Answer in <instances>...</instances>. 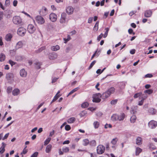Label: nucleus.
Segmentation results:
<instances>
[{"mask_svg":"<svg viewBox=\"0 0 157 157\" xmlns=\"http://www.w3.org/2000/svg\"><path fill=\"white\" fill-rule=\"evenodd\" d=\"M149 148L151 150H154L156 149V147L154 145L152 144H150Z\"/></svg>","mask_w":157,"mask_h":157,"instance_id":"46","label":"nucleus"},{"mask_svg":"<svg viewBox=\"0 0 157 157\" xmlns=\"http://www.w3.org/2000/svg\"><path fill=\"white\" fill-rule=\"evenodd\" d=\"M3 12L2 11H0V20H2L3 18Z\"/></svg>","mask_w":157,"mask_h":157,"instance_id":"56","label":"nucleus"},{"mask_svg":"<svg viewBox=\"0 0 157 157\" xmlns=\"http://www.w3.org/2000/svg\"><path fill=\"white\" fill-rule=\"evenodd\" d=\"M148 112L151 114L154 115L156 113V110L155 109L151 108L149 109Z\"/></svg>","mask_w":157,"mask_h":157,"instance_id":"24","label":"nucleus"},{"mask_svg":"<svg viewBox=\"0 0 157 157\" xmlns=\"http://www.w3.org/2000/svg\"><path fill=\"white\" fill-rule=\"evenodd\" d=\"M105 30H106V31L103 36V37L104 38H105L107 36L108 32L109 30V28H106L105 29Z\"/></svg>","mask_w":157,"mask_h":157,"instance_id":"42","label":"nucleus"},{"mask_svg":"<svg viewBox=\"0 0 157 157\" xmlns=\"http://www.w3.org/2000/svg\"><path fill=\"white\" fill-rule=\"evenodd\" d=\"M12 90V88L11 87H8L7 89V92L9 94L11 93Z\"/></svg>","mask_w":157,"mask_h":157,"instance_id":"48","label":"nucleus"},{"mask_svg":"<svg viewBox=\"0 0 157 157\" xmlns=\"http://www.w3.org/2000/svg\"><path fill=\"white\" fill-rule=\"evenodd\" d=\"M13 75L12 73H8L6 74V78L7 80H10L13 78Z\"/></svg>","mask_w":157,"mask_h":157,"instance_id":"18","label":"nucleus"},{"mask_svg":"<svg viewBox=\"0 0 157 157\" xmlns=\"http://www.w3.org/2000/svg\"><path fill=\"white\" fill-rule=\"evenodd\" d=\"M89 105V104L87 102H85L81 105V107L84 108L87 107Z\"/></svg>","mask_w":157,"mask_h":157,"instance_id":"34","label":"nucleus"},{"mask_svg":"<svg viewBox=\"0 0 157 157\" xmlns=\"http://www.w3.org/2000/svg\"><path fill=\"white\" fill-rule=\"evenodd\" d=\"M112 119L113 121L118 120V115L116 114H114L112 116Z\"/></svg>","mask_w":157,"mask_h":157,"instance_id":"31","label":"nucleus"},{"mask_svg":"<svg viewBox=\"0 0 157 157\" xmlns=\"http://www.w3.org/2000/svg\"><path fill=\"white\" fill-rule=\"evenodd\" d=\"M63 151L64 152H67L69 151V149L68 147H64L62 149Z\"/></svg>","mask_w":157,"mask_h":157,"instance_id":"43","label":"nucleus"},{"mask_svg":"<svg viewBox=\"0 0 157 157\" xmlns=\"http://www.w3.org/2000/svg\"><path fill=\"white\" fill-rule=\"evenodd\" d=\"M141 94H142L141 92H139V93H136L133 96V97L134 98H138V97H140L141 96Z\"/></svg>","mask_w":157,"mask_h":157,"instance_id":"40","label":"nucleus"},{"mask_svg":"<svg viewBox=\"0 0 157 157\" xmlns=\"http://www.w3.org/2000/svg\"><path fill=\"white\" fill-rule=\"evenodd\" d=\"M5 55L1 53L0 55V61L1 62L3 61L5 59Z\"/></svg>","mask_w":157,"mask_h":157,"instance_id":"30","label":"nucleus"},{"mask_svg":"<svg viewBox=\"0 0 157 157\" xmlns=\"http://www.w3.org/2000/svg\"><path fill=\"white\" fill-rule=\"evenodd\" d=\"M52 147L51 144H49L47 146L45 149V151L47 153H49L51 151Z\"/></svg>","mask_w":157,"mask_h":157,"instance_id":"19","label":"nucleus"},{"mask_svg":"<svg viewBox=\"0 0 157 157\" xmlns=\"http://www.w3.org/2000/svg\"><path fill=\"white\" fill-rule=\"evenodd\" d=\"M12 35L10 33H8L5 36V39L7 41H10L12 38Z\"/></svg>","mask_w":157,"mask_h":157,"instance_id":"20","label":"nucleus"},{"mask_svg":"<svg viewBox=\"0 0 157 157\" xmlns=\"http://www.w3.org/2000/svg\"><path fill=\"white\" fill-rule=\"evenodd\" d=\"M27 147V146H26L25 148H24L23 149L21 153V154H26L27 152V150L26 149V148Z\"/></svg>","mask_w":157,"mask_h":157,"instance_id":"51","label":"nucleus"},{"mask_svg":"<svg viewBox=\"0 0 157 157\" xmlns=\"http://www.w3.org/2000/svg\"><path fill=\"white\" fill-rule=\"evenodd\" d=\"M26 32V29L22 27L19 28L17 31L18 34L21 36H24Z\"/></svg>","mask_w":157,"mask_h":157,"instance_id":"3","label":"nucleus"},{"mask_svg":"<svg viewBox=\"0 0 157 157\" xmlns=\"http://www.w3.org/2000/svg\"><path fill=\"white\" fill-rule=\"evenodd\" d=\"M133 30L131 29H130L128 30V32L130 34H132L133 33V35H134L135 33H133Z\"/></svg>","mask_w":157,"mask_h":157,"instance_id":"60","label":"nucleus"},{"mask_svg":"<svg viewBox=\"0 0 157 157\" xmlns=\"http://www.w3.org/2000/svg\"><path fill=\"white\" fill-rule=\"evenodd\" d=\"M34 64L35 68L37 69H38L40 68V66L41 65L42 63L40 62H37L35 63Z\"/></svg>","mask_w":157,"mask_h":157,"instance_id":"25","label":"nucleus"},{"mask_svg":"<svg viewBox=\"0 0 157 157\" xmlns=\"http://www.w3.org/2000/svg\"><path fill=\"white\" fill-rule=\"evenodd\" d=\"M10 4V0H6L5 4L6 6H9Z\"/></svg>","mask_w":157,"mask_h":157,"instance_id":"57","label":"nucleus"},{"mask_svg":"<svg viewBox=\"0 0 157 157\" xmlns=\"http://www.w3.org/2000/svg\"><path fill=\"white\" fill-rule=\"evenodd\" d=\"M94 128H98L99 126V123L97 121H94L93 123Z\"/></svg>","mask_w":157,"mask_h":157,"instance_id":"32","label":"nucleus"},{"mask_svg":"<svg viewBox=\"0 0 157 157\" xmlns=\"http://www.w3.org/2000/svg\"><path fill=\"white\" fill-rule=\"evenodd\" d=\"M153 92V90L151 89H149L147 90H146L145 91V92L147 93L148 94H152Z\"/></svg>","mask_w":157,"mask_h":157,"instance_id":"47","label":"nucleus"},{"mask_svg":"<svg viewBox=\"0 0 157 157\" xmlns=\"http://www.w3.org/2000/svg\"><path fill=\"white\" fill-rule=\"evenodd\" d=\"M105 151V147L101 145H99L97 149V153L98 154H101L104 153Z\"/></svg>","mask_w":157,"mask_h":157,"instance_id":"2","label":"nucleus"},{"mask_svg":"<svg viewBox=\"0 0 157 157\" xmlns=\"http://www.w3.org/2000/svg\"><path fill=\"white\" fill-rule=\"evenodd\" d=\"M79 88L78 87H76L75 88V89L72 90L71 91H70V92L68 94L67 96H68L69 95H71V94H72L75 92L77 90H78L79 89Z\"/></svg>","mask_w":157,"mask_h":157,"instance_id":"33","label":"nucleus"},{"mask_svg":"<svg viewBox=\"0 0 157 157\" xmlns=\"http://www.w3.org/2000/svg\"><path fill=\"white\" fill-rule=\"evenodd\" d=\"M96 62V61L95 60L93 61L90 64V66H89L88 68V70H90L91 68H92L93 66L94 65L95 63Z\"/></svg>","mask_w":157,"mask_h":157,"instance_id":"44","label":"nucleus"},{"mask_svg":"<svg viewBox=\"0 0 157 157\" xmlns=\"http://www.w3.org/2000/svg\"><path fill=\"white\" fill-rule=\"evenodd\" d=\"M48 57L50 59L54 60L57 58V55L56 53L53 52L50 53L49 54Z\"/></svg>","mask_w":157,"mask_h":157,"instance_id":"11","label":"nucleus"},{"mask_svg":"<svg viewBox=\"0 0 157 157\" xmlns=\"http://www.w3.org/2000/svg\"><path fill=\"white\" fill-rule=\"evenodd\" d=\"M135 109H133L132 108L131 110V113L132 114H134L136 112V110L135 109Z\"/></svg>","mask_w":157,"mask_h":157,"instance_id":"58","label":"nucleus"},{"mask_svg":"<svg viewBox=\"0 0 157 157\" xmlns=\"http://www.w3.org/2000/svg\"><path fill=\"white\" fill-rule=\"evenodd\" d=\"M60 93V91H58L56 94L55 95V96L54 97L53 99L52 100V101H51V103L52 104V103L53 102H54L59 97H60L61 95L59 94V93Z\"/></svg>","mask_w":157,"mask_h":157,"instance_id":"13","label":"nucleus"},{"mask_svg":"<svg viewBox=\"0 0 157 157\" xmlns=\"http://www.w3.org/2000/svg\"><path fill=\"white\" fill-rule=\"evenodd\" d=\"M152 12L151 10H148L145 11L144 16L146 17H149L152 15Z\"/></svg>","mask_w":157,"mask_h":157,"instance_id":"12","label":"nucleus"},{"mask_svg":"<svg viewBox=\"0 0 157 157\" xmlns=\"http://www.w3.org/2000/svg\"><path fill=\"white\" fill-rule=\"evenodd\" d=\"M9 134V133H6V134L4 136V137L3 138H2V140H4L5 139H6L8 138V137Z\"/></svg>","mask_w":157,"mask_h":157,"instance_id":"55","label":"nucleus"},{"mask_svg":"<svg viewBox=\"0 0 157 157\" xmlns=\"http://www.w3.org/2000/svg\"><path fill=\"white\" fill-rule=\"evenodd\" d=\"M96 95V97H94L93 98V101L94 102L98 103L100 102L101 101V99L99 98V97L97 96Z\"/></svg>","mask_w":157,"mask_h":157,"instance_id":"23","label":"nucleus"},{"mask_svg":"<svg viewBox=\"0 0 157 157\" xmlns=\"http://www.w3.org/2000/svg\"><path fill=\"white\" fill-rule=\"evenodd\" d=\"M35 20L36 22L40 24H43L45 22L44 18L40 16H38L36 17Z\"/></svg>","mask_w":157,"mask_h":157,"instance_id":"4","label":"nucleus"},{"mask_svg":"<svg viewBox=\"0 0 157 157\" xmlns=\"http://www.w3.org/2000/svg\"><path fill=\"white\" fill-rule=\"evenodd\" d=\"M27 30L30 33H33L36 30V28L32 24H29L27 27Z\"/></svg>","mask_w":157,"mask_h":157,"instance_id":"5","label":"nucleus"},{"mask_svg":"<svg viewBox=\"0 0 157 157\" xmlns=\"http://www.w3.org/2000/svg\"><path fill=\"white\" fill-rule=\"evenodd\" d=\"M112 127V125L110 124H106L105 125V128H107L108 127H109V128H111Z\"/></svg>","mask_w":157,"mask_h":157,"instance_id":"62","label":"nucleus"},{"mask_svg":"<svg viewBox=\"0 0 157 157\" xmlns=\"http://www.w3.org/2000/svg\"><path fill=\"white\" fill-rule=\"evenodd\" d=\"M60 47L59 46L56 45V46H53L51 47V49L53 51H56L59 50Z\"/></svg>","mask_w":157,"mask_h":157,"instance_id":"28","label":"nucleus"},{"mask_svg":"<svg viewBox=\"0 0 157 157\" xmlns=\"http://www.w3.org/2000/svg\"><path fill=\"white\" fill-rule=\"evenodd\" d=\"M144 100V99H142L140 101H139L138 105H142L143 104Z\"/></svg>","mask_w":157,"mask_h":157,"instance_id":"61","label":"nucleus"},{"mask_svg":"<svg viewBox=\"0 0 157 157\" xmlns=\"http://www.w3.org/2000/svg\"><path fill=\"white\" fill-rule=\"evenodd\" d=\"M22 57L21 56H17L16 57V60L17 61L22 60Z\"/></svg>","mask_w":157,"mask_h":157,"instance_id":"50","label":"nucleus"},{"mask_svg":"<svg viewBox=\"0 0 157 157\" xmlns=\"http://www.w3.org/2000/svg\"><path fill=\"white\" fill-rule=\"evenodd\" d=\"M2 146L0 148V153L1 154H3L5 151V148L6 145V144L4 142H2Z\"/></svg>","mask_w":157,"mask_h":157,"instance_id":"14","label":"nucleus"},{"mask_svg":"<svg viewBox=\"0 0 157 157\" xmlns=\"http://www.w3.org/2000/svg\"><path fill=\"white\" fill-rule=\"evenodd\" d=\"M142 149L140 148L139 147H136V155H139L140 153L142 152Z\"/></svg>","mask_w":157,"mask_h":157,"instance_id":"27","label":"nucleus"},{"mask_svg":"<svg viewBox=\"0 0 157 157\" xmlns=\"http://www.w3.org/2000/svg\"><path fill=\"white\" fill-rule=\"evenodd\" d=\"M118 101L117 99H114L112 100L110 102L111 104L112 105L116 104Z\"/></svg>","mask_w":157,"mask_h":157,"instance_id":"49","label":"nucleus"},{"mask_svg":"<svg viewBox=\"0 0 157 157\" xmlns=\"http://www.w3.org/2000/svg\"><path fill=\"white\" fill-rule=\"evenodd\" d=\"M40 14L42 16H45L47 13V10L45 7H43L39 11Z\"/></svg>","mask_w":157,"mask_h":157,"instance_id":"8","label":"nucleus"},{"mask_svg":"<svg viewBox=\"0 0 157 157\" xmlns=\"http://www.w3.org/2000/svg\"><path fill=\"white\" fill-rule=\"evenodd\" d=\"M49 18L53 22L56 21L57 19V16L54 13H51L49 15Z\"/></svg>","mask_w":157,"mask_h":157,"instance_id":"9","label":"nucleus"},{"mask_svg":"<svg viewBox=\"0 0 157 157\" xmlns=\"http://www.w3.org/2000/svg\"><path fill=\"white\" fill-rule=\"evenodd\" d=\"M23 45V44L22 42L19 41L17 44L16 48H21Z\"/></svg>","mask_w":157,"mask_h":157,"instance_id":"29","label":"nucleus"},{"mask_svg":"<svg viewBox=\"0 0 157 157\" xmlns=\"http://www.w3.org/2000/svg\"><path fill=\"white\" fill-rule=\"evenodd\" d=\"M20 76L22 77H25L27 75V72L24 69H21L20 70Z\"/></svg>","mask_w":157,"mask_h":157,"instance_id":"15","label":"nucleus"},{"mask_svg":"<svg viewBox=\"0 0 157 157\" xmlns=\"http://www.w3.org/2000/svg\"><path fill=\"white\" fill-rule=\"evenodd\" d=\"M71 38L69 35H68L67 36V38H64L63 39V40L64 41V43H66L68 41H69L70 39Z\"/></svg>","mask_w":157,"mask_h":157,"instance_id":"45","label":"nucleus"},{"mask_svg":"<svg viewBox=\"0 0 157 157\" xmlns=\"http://www.w3.org/2000/svg\"><path fill=\"white\" fill-rule=\"evenodd\" d=\"M93 17H90L88 19V22L89 23H91V22H92V21H93Z\"/></svg>","mask_w":157,"mask_h":157,"instance_id":"64","label":"nucleus"},{"mask_svg":"<svg viewBox=\"0 0 157 157\" xmlns=\"http://www.w3.org/2000/svg\"><path fill=\"white\" fill-rule=\"evenodd\" d=\"M153 75L151 74H148L145 75L144 76L145 78H151L153 77Z\"/></svg>","mask_w":157,"mask_h":157,"instance_id":"54","label":"nucleus"},{"mask_svg":"<svg viewBox=\"0 0 157 157\" xmlns=\"http://www.w3.org/2000/svg\"><path fill=\"white\" fill-rule=\"evenodd\" d=\"M20 93V90L18 89H15L12 91V94L14 96L17 95Z\"/></svg>","mask_w":157,"mask_h":157,"instance_id":"21","label":"nucleus"},{"mask_svg":"<svg viewBox=\"0 0 157 157\" xmlns=\"http://www.w3.org/2000/svg\"><path fill=\"white\" fill-rule=\"evenodd\" d=\"M142 138L140 136L138 137L136 140V143L137 144L140 145L142 144Z\"/></svg>","mask_w":157,"mask_h":157,"instance_id":"17","label":"nucleus"},{"mask_svg":"<svg viewBox=\"0 0 157 157\" xmlns=\"http://www.w3.org/2000/svg\"><path fill=\"white\" fill-rule=\"evenodd\" d=\"M136 117L135 115H132L130 118V121L131 122L134 123L135 122Z\"/></svg>","mask_w":157,"mask_h":157,"instance_id":"36","label":"nucleus"},{"mask_svg":"<svg viewBox=\"0 0 157 157\" xmlns=\"http://www.w3.org/2000/svg\"><path fill=\"white\" fill-rule=\"evenodd\" d=\"M38 152H34L31 156V157H36L38 155Z\"/></svg>","mask_w":157,"mask_h":157,"instance_id":"59","label":"nucleus"},{"mask_svg":"<svg viewBox=\"0 0 157 157\" xmlns=\"http://www.w3.org/2000/svg\"><path fill=\"white\" fill-rule=\"evenodd\" d=\"M103 36V34L102 33H101L99 36H98L97 37V40L98 41H99L102 38Z\"/></svg>","mask_w":157,"mask_h":157,"instance_id":"52","label":"nucleus"},{"mask_svg":"<svg viewBox=\"0 0 157 157\" xmlns=\"http://www.w3.org/2000/svg\"><path fill=\"white\" fill-rule=\"evenodd\" d=\"M118 139L117 138L113 139L111 141V143L113 145H115L117 143Z\"/></svg>","mask_w":157,"mask_h":157,"instance_id":"39","label":"nucleus"},{"mask_svg":"<svg viewBox=\"0 0 157 157\" xmlns=\"http://www.w3.org/2000/svg\"><path fill=\"white\" fill-rule=\"evenodd\" d=\"M149 127L151 128H154L157 126V122L154 120H151L148 123Z\"/></svg>","mask_w":157,"mask_h":157,"instance_id":"7","label":"nucleus"},{"mask_svg":"<svg viewBox=\"0 0 157 157\" xmlns=\"http://www.w3.org/2000/svg\"><path fill=\"white\" fill-rule=\"evenodd\" d=\"M75 118L74 117H72L68 119L67 121V122L69 124L73 123L75 121Z\"/></svg>","mask_w":157,"mask_h":157,"instance_id":"26","label":"nucleus"},{"mask_svg":"<svg viewBox=\"0 0 157 157\" xmlns=\"http://www.w3.org/2000/svg\"><path fill=\"white\" fill-rule=\"evenodd\" d=\"M71 129V128L69 125H66L65 126V129L67 131H69Z\"/></svg>","mask_w":157,"mask_h":157,"instance_id":"53","label":"nucleus"},{"mask_svg":"<svg viewBox=\"0 0 157 157\" xmlns=\"http://www.w3.org/2000/svg\"><path fill=\"white\" fill-rule=\"evenodd\" d=\"M13 21L15 24H19L21 22V19L20 17L15 16L13 17Z\"/></svg>","mask_w":157,"mask_h":157,"instance_id":"6","label":"nucleus"},{"mask_svg":"<svg viewBox=\"0 0 157 157\" xmlns=\"http://www.w3.org/2000/svg\"><path fill=\"white\" fill-rule=\"evenodd\" d=\"M89 144L91 146H95L96 145V143L95 140H93L90 142Z\"/></svg>","mask_w":157,"mask_h":157,"instance_id":"37","label":"nucleus"},{"mask_svg":"<svg viewBox=\"0 0 157 157\" xmlns=\"http://www.w3.org/2000/svg\"><path fill=\"white\" fill-rule=\"evenodd\" d=\"M115 89L114 87H112L108 89L102 94L100 93H98L96 94V95L98 97H100L102 99L105 100L110 97L111 94H113L115 91Z\"/></svg>","mask_w":157,"mask_h":157,"instance_id":"1","label":"nucleus"},{"mask_svg":"<svg viewBox=\"0 0 157 157\" xmlns=\"http://www.w3.org/2000/svg\"><path fill=\"white\" fill-rule=\"evenodd\" d=\"M89 141L88 139H85L83 140V145L84 146H87L89 144Z\"/></svg>","mask_w":157,"mask_h":157,"instance_id":"35","label":"nucleus"},{"mask_svg":"<svg viewBox=\"0 0 157 157\" xmlns=\"http://www.w3.org/2000/svg\"><path fill=\"white\" fill-rule=\"evenodd\" d=\"M98 24L99 21H97L94 27V30L97 31L98 30Z\"/></svg>","mask_w":157,"mask_h":157,"instance_id":"38","label":"nucleus"},{"mask_svg":"<svg viewBox=\"0 0 157 157\" xmlns=\"http://www.w3.org/2000/svg\"><path fill=\"white\" fill-rule=\"evenodd\" d=\"M51 138L50 137H48L44 141V145L45 146L47 145L50 142L51 140Z\"/></svg>","mask_w":157,"mask_h":157,"instance_id":"41","label":"nucleus"},{"mask_svg":"<svg viewBox=\"0 0 157 157\" xmlns=\"http://www.w3.org/2000/svg\"><path fill=\"white\" fill-rule=\"evenodd\" d=\"M66 16L67 14L65 13H62L61 14V17L60 19V23H65Z\"/></svg>","mask_w":157,"mask_h":157,"instance_id":"10","label":"nucleus"},{"mask_svg":"<svg viewBox=\"0 0 157 157\" xmlns=\"http://www.w3.org/2000/svg\"><path fill=\"white\" fill-rule=\"evenodd\" d=\"M10 63L11 64V65L12 66L13 65L15 64V63L12 60H10L9 61Z\"/></svg>","mask_w":157,"mask_h":157,"instance_id":"63","label":"nucleus"},{"mask_svg":"<svg viewBox=\"0 0 157 157\" xmlns=\"http://www.w3.org/2000/svg\"><path fill=\"white\" fill-rule=\"evenodd\" d=\"M125 114L124 113H121L120 115L118 116V120L119 121H122L124 118Z\"/></svg>","mask_w":157,"mask_h":157,"instance_id":"22","label":"nucleus"},{"mask_svg":"<svg viewBox=\"0 0 157 157\" xmlns=\"http://www.w3.org/2000/svg\"><path fill=\"white\" fill-rule=\"evenodd\" d=\"M66 11L68 14H71L73 13L74 9L71 6H69L67 8Z\"/></svg>","mask_w":157,"mask_h":157,"instance_id":"16","label":"nucleus"}]
</instances>
